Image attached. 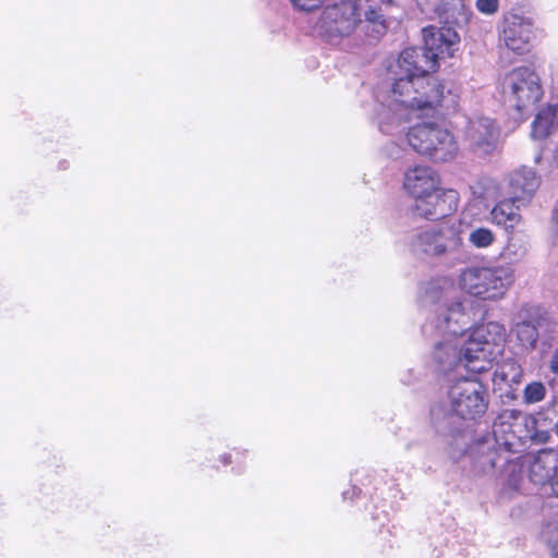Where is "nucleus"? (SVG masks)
<instances>
[{"mask_svg":"<svg viewBox=\"0 0 558 558\" xmlns=\"http://www.w3.org/2000/svg\"><path fill=\"white\" fill-rule=\"evenodd\" d=\"M500 129L496 121L488 117L470 119L463 132L469 149L477 157H488L497 151Z\"/></svg>","mask_w":558,"mask_h":558,"instance_id":"9d476101","label":"nucleus"},{"mask_svg":"<svg viewBox=\"0 0 558 558\" xmlns=\"http://www.w3.org/2000/svg\"><path fill=\"white\" fill-rule=\"evenodd\" d=\"M530 415L522 413L521 411L507 409L504 410L494 421L493 424V436H485V439H489L492 444L494 440L502 439L504 436L508 435L514 429V425L521 424Z\"/></svg>","mask_w":558,"mask_h":558,"instance_id":"412c9836","label":"nucleus"},{"mask_svg":"<svg viewBox=\"0 0 558 558\" xmlns=\"http://www.w3.org/2000/svg\"><path fill=\"white\" fill-rule=\"evenodd\" d=\"M498 0H476V8L484 14H494L498 10Z\"/></svg>","mask_w":558,"mask_h":558,"instance_id":"c756f323","label":"nucleus"},{"mask_svg":"<svg viewBox=\"0 0 558 558\" xmlns=\"http://www.w3.org/2000/svg\"><path fill=\"white\" fill-rule=\"evenodd\" d=\"M461 244L459 227L442 222L418 231L412 239L410 247L417 256L437 257L457 252Z\"/></svg>","mask_w":558,"mask_h":558,"instance_id":"6e6552de","label":"nucleus"},{"mask_svg":"<svg viewBox=\"0 0 558 558\" xmlns=\"http://www.w3.org/2000/svg\"><path fill=\"white\" fill-rule=\"evenodd\" d=\"M518 205L510 196L508 199L500 201L490 211L492 220L496 225L504 226L506 229L513 228L520 221Z\"/></svg>","mask_w":558,"mask_h":558,"instance_id":"4be33fe9","label":"nucleus"},{"mask_svg":"<svg viewBox=\"0 0 558 558\" xmlns=\"http://www.w3.org/2000/svg\"><path fill=\"white\" fill-rule=\"evenodd\" d=\"M549 489L556 497H558V470L556 475L554 476V480H551V485Z\"/></svg>","mask_w":558,"mask_h":558,"instance_id":"473e14b6","label":"nucleus"},{"mask_svg":"<svg viewBox=\"0 0 558 558\" xmlns=\"http://www.w3.org/2000/svg\"><path fill=\"white\" fill-rule=\"evenodd\" d=\"M423 40L424 47L405 48L388 70L390 99L377 110L383 133H393L395 128L409 120L410 110L442 108L450 111L457 106V95L428 73L437 68L438 59L451 58L458 50V28L444 24L424 27Z\"/></svg>","mask_w":558,"mask_h":558,"instance_id":"f257e3e1","label":"nucleus"},{"mask_svg":"<svg viewBox=\"0 0 558 558\" xmlns=\"http://www.w3.org/2000/svg\"><path fill=\"white\" fill-rule=\"evenodd\" d=\"M504 94L520 119L530 116L543 98L544 90L538 74L529 66H518L502 81Z\"/></svg>","mask_w":558,"mask_h":558,"instance_id":"0eeeda50","label":"nucleus"},{"mask_svg":"<svg viewBox=\"0 0 558 558\" xmlns=\"http://www.w3.org/2000/svg\"><path fill=\"white\" fill-rule=\"evenodd\" d=\"M541 159H542V155L537 154L536 157H535V162H539Z\"/></svg>","mask_w":558,"mask_h":558,"instance_id":"f704fd0d","label":"nucleus"},{"mask_svg":"<svg viewBox=\"0 0 558 558\" xmlns=\"http://www.w3.org/2000/svg\"><path fill=\"white\" fill-rule=\"evenodd\" d=\"M391 1L352 0L328 5L320 14L318 32L331 40L348 37L360 28L368 37L377 39L387 28L381 5Z\"/></svg>","mask_w":558,"mask_h":558,"instance_id":"7ed1b4c3","label":"nucleus"},{"mask_svg":"<svg viewBox=\"0 0 558 558\" xmlns=\"http://www.w3.org/2000/svg\"><path fill=\"white\" fill-rule=\"evenodd\" d=\"M470 436L464 432L454 436L453 446L458 452H452V458L468 456L471 460L473 471L477 474H490L500 470L509 463L508 456L484 437L476 439L471 445H466Z\"/></svg>","mask_w":558,"mask_h":558,"instance_id":"1a4fd4ad","label":"nucleus"},{"mask_svg":"<svg viewBox=\"0 0 558 558\" xmlns=\"http://www.w3.org/2000/svg\"><path fill=\"white\" fill-rule=\"evenodd\" d=\"M545 535L550 547L553 558H558V522L549 523L546 526Z\"/></svg>","mask_w":558,"mask_h":558,"instance_id":"cd10ccee","label":"nucleus"},{"mask_svg":"<svg viewBox=\"0 0 558 558\" xmlns=\"http://www.w3.org/2000/svg\"><path fill=\"white\" fill-rule=\"evenodd\" d=\"M514 282L511 266L471 267L460 276V286L469 294L496 301L505 296Z\"/></svg>","mask_w":558,"mask_h":558,"instance_id":"423d86ee","label":"nucleus"},{"mask_svg":"<svg viewBox=\"0 0 558 558\" xmlns=\"http://www.w3.org/2000/svg\"><path fill=\"white\" fill-rule=\"evenodd\" d=\"M534 37L533 24L530 20L518 15L506 20L502 39L510 50L519 54L530 51Z\"/></svg>","mask_w":558,"mask_h":558,"instance_id":"ddd939ff","label":"nucleus"},{"mask_svg":"<svg viewBox=\"0 0 558 558\" xmlns=\"http://www.w3.org/2000/svg\"><path fill=\"white\" fill-rule=\"evenodd\" d=\"M472 331L475 335V341H478L486 350H492L493 344H499L505 340L506 328L498 322H488L476 326Z\"/></svg>","mask_w":558,"mask_h":558,"instance_id":"b1692460","label":"nucleus"},{"mask_svg":"<svg viewBox=\"0 0 558 558\" xmlns=\"http://www.w3.org/2000/svg\"><path fill=\"white\" fill-rule=\"evenodd\" d=\"M531 429V438H529V441H534L538 444H545L550 438V433L547 430H543L538 428V421L536 420V427L530 428Z\"/></svg>","mask_w":558,"mask_h":558,"instance_id":"7c9ffc66","label":"nucleus"},{"mask_svg":"<svg viewBox=\"0 0 558 558\" xmlns=\"http://www.w3.org/2000/svg\"><path fill=\"white\" fill-rule=\"evenodd\" d=\"M459 350L462 351V365L472 372L481 373L486 369L484 363L492 355V350H486L478 341H475V335L470 332L468 339H464V332L459 336Z\"/></svg>","mask_w":558,"mask_h":558,"instance_id":"6ab92c4d","label":"nucleus"},{"mask_svg":"<svg viewBox=\"0 0 558 558\" xmlns=\"http://www.w3.org/2000/svg\"><path fill=\"white\" fill-rule=\"evenodd\" d=\"M407 140L413 150L435 162L451 161L459 151L453 134L436 123L424 122L411 126Z\"/></svg>","mask_w":558,"mask_h":558,"instance_id":"39448f33","label":"nucleus"},{"mask_svg":"<svg viewBox=\"0 0 558 558\" xmlns=\"http://www.w3.org/2000/svg\"><path fill=\"white\" fill-rule=\"evenodd\" d=\"M423 14L438 19L444 25L463 28L470 21L471 12L464 0H416Z\"/></svg>","mask_w":558,"mask_h":558,"instance_id":"f8f14e48","label":"nucleus"},{"mask_svg":"<svg viewBox=\"0 0 558 558\" xmlns=\"http://www.w3.org/2000/svg\"><path fill=\"white\" fill-rule=\"evenodd\" d=\"M558 471V454L551 450L539 451L529 466L530 481L546 492Z\"/></svg>","mask_w":558,"mask_h":558,"instance_id":"2eb2a0df","label":"nucleus"},{"mask_svg":"<svg viewBox=\"0 0 558 558\" xmlns=\"http://www.w3.org/2000/svg\"><path fill=\"white\" fill-rule=\"evenodd\" d=\"M522 375L521 365L513 359L505 360L495 371V376L506 384H519Z\"/></svg>","mask_w":558,"mask_h":558,"instance_id":"393cba45","label":"nucleus"},{"mask_svg":"<svg viewBox=\"0 0 558 558\" xmlns=\"http://www.w3.org/2000/svg\"><path fill=\"white\" fill-rule=\"evenodd\" d=\"M550 369L554 374L558 375V349L554 352L551 356Z\"/></svg>","mask_w":558,"mask_h":558,"instance_id":"2f4dec72","label":"nucleus"},{"mask_svg":"<svg viewBox=\"0 0 558 558\" xmlns=\"http://www.w3.org/2000/svg\"><path fill=\"white\" fill-rule=\"evenodd\" d=\"M546 396V388L544 384L539 381H533L529 384L524 389V401L525 403H536L542 401Z\"/></svg>","mask_w":558,"mask_h":558,"instance_id":"bb28decb","label":"nucleus"},{"mask_svg":"<svg viewBox=\"0 0 558 558\" xmlns=\"http://www.w3.org/2000/svg\"><path fill=\"white\" fill-rule=\"evenodd\" d=\"M495 240L494 233L487 228H477L471 231L469 241L478 248L488 247Z\"/></svg>","mask_w":558,"mask_h":558,"instance_id":"a878e982","label":"nucleus"},{"mask_svg":"<svg viewBox=\"0 0 558 558\" xmlns=\"http://www.w3.org/2000/svg\"><path fill=\"white\" fill-rule=\"evenodd\" d=\"M222 462H223L225 464H228V463L230 462V457H229V456H227V454H226V456H223V457H222Z\"/></svg>","mask_w":558,"mask_h":558,"instance_id":"72a5a7b5","label":"nucleus"},{"mask_svg":"<svg viewBox=\"0 0 558 558\" xmlns=\"http://www.w3.org/2000/svg\"><path fill=\"white\" fill-rule=\"evenodd\" d=\"M293 8L299 11L311 12L318 9L324 0H290Z\"/></svg>","mask_w":558,"mask_h":558,"instance_id":"c85d7f7f","label":"nucleus"},{"mask_svg":"<svg viewBox=\"0 0 558 558\" xmlns=\"http://www.w3.org/2000/svg\"><path fill=\"white\" fill-rule=\"evenodd\" d=\"M403 186L415 198L439 187V178L433 168L415 166L407 170Z\"/></svg>","mask_w":558,"mask_h":558,"instance_id":"dca6fc26","label":"nucleus"},{"mask_svg":"<svg viewBox=\"0 0 558 558\" xmlns=\"http://www.w3.org/2000/svg\"><path fill=\"white\" fill-rule=\"evenodd\" d=\"M448 399L451 413L441 405L430 410L432 422L439 433H452V424L457 417L474 420L483 415L488 408V396L485 387L476 379L460 378L449 388Z\"/></svg>","mask_w":558,"mask_h":558,"instance_id":"20e7f679","label":"nucleus"},{"mask_svg":"<svg viewBox=\"0 0 558 558\" xmlns=\"http://www.w3.org/2000/svg\"><path fill=\"white\" fill-rule=\"evenodd\" d=\"M533 312V307L522 306L517 314V322L511 327V332L515 335L520 345L527 351L536 348L539 338L537 319Z\"/></svg>","mask_w":558,"mask_h":558,"instance_id":"f3484780","label":"nucleus"},{"mask_svg":"<svg viewBox=\"0 0 558 558\" xmlns=\"http://www.w3.org/2000/svg\"><path fill=\"white\" fill-rule=\"evenodd\" d=\"M433 312V317L423 325L422 330L435 341L432 363L439 372H447L462 364L459 336L469 328L470 319L461 301L447 296L435 304Z\"/></svg>","mask_w":558,"mask_h":558,"instance_id":"f03ea898","label":"nucleus"},{"mask_svg":"<svg viewBox=\"0 0 558 558\" xmlns=\"http://www.w3.org/2000/svg\"><path fill=\"white\" fill-rule=\"evenodd\" d=\"M459 195L454 190L435 191L415 197L413 213L426 220H438L452 215L458 208Z\"/></svg>","mask_w":558,"mask_h":558,"instance_id":"9b49d317","label":"nucleus"},{"mask_svg":"<svg viewBox=\"0 0 558 558\" xmlns=\"http://www.w3.org/2000/svg\"><path fill=\"white\" fill-rule=\"evenodd\" d=\"M541 179L527 167L512 171L508 177V194L519 206H526L539 187Z\"/></svg>","mask_w":558,"mask_h":558,"instance_id":"4468645a","label":"nucleus"},{"mask_svg":"<svg viewBox=\"0 0 558 558\" xmlns=\"http://www.w3.org/2000/svg\"><path fill=\"white\" fill-rule=\"evenodd\" d=\"M529 239L523 233H512L506 246L502 248L500 256L509 266L517 264L525 258L529 253Z\"/></svg>","mask_w":558,"mask_h":558,"instance_id":"5701e85b","label":"nucleus"},{"mask_svg":"<svg viewBox=\"0 0 558 558\" xmlns=\"http://www.w3.org/2000/svg\"><path fill=\"white\" fill-rule=\"evenodd\" d=\"M536 427V418L529 416L521 424L514 425V429L502 439L494 440L493 445L496 446L500 452L508 456V453L523 452L531 438V429Z\"/></svg>","mask_w":558,"mask_h":558,"instance_id":"a211bd4d","label":"nucleus"},{"mask_svg":"<svg viewBox=\"0 0 558 558\" xmlns=\"http://www.w3.org/2000/svg\"><path fill=\"white\" fill-rule=\"evenodd\" d=\"M558 130V107L547 106L542 109L532 123L531 135L535 140H544Z\"/></svg>","mask_w":558,"mask_h":558,"instance_id":"aec40b11","label":"nucleus"}]
</instances>
